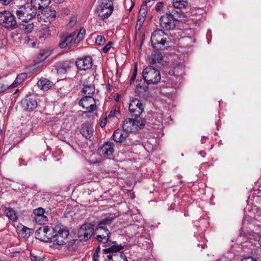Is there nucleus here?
Returning <instances> with one entry per match:
<instances>
[{
    "instance_id": "1",
    "label": "nucleus",
    "mask_w": 261,
    "mask_h": 261,
    "mask_svg": "<svg viewBox=\"0 0 261 261\" xmlns=\"http://www.w3.org/2000/svg\"><path fill=\"white\" fill-rule=\"evenodd\" d=\"M37 9L31 4L22 6L16 11L17 18L22 21L31 20L37 14Z\"/></svg>"
},
{
    "instance_id": "2",
    "label": "nucleus",
    "mask_w": 261,
    "mask_h": 261,
    "mask_svg": "<svg viewBox=\"0 0 261 261\" xmlns=\"http://www.w3.org/2000/svg\"><path fill=\"white\" fill-rule=\"evenodd\" d=\"M142 76L144 81L148 84H157L161 80L159 70L152 66L146 67L143 71Z\"/></svg>"
},
{
    "instance_id": "3",
    "label": "nucleus",
    "mask_w": 261,
    "mask_h": 261,
    "mask_svg": "<svg viewBox=\"0 0 261 261\" xmlns=\"http://www.w3.org/2000/svg\"><path fill=\"white\" fill-rule=\"evenodd\" d=\"M178 21L177 18H175V12H166L160 18V24L161 27L165 30L169 31L173 30Z\"/></svg>"
},
{
    "instance_id": "4",
    "label": "nucleus",
    "mask_w": 261,
    "mask_h": 261,
    "mask_svg": "<svg viewBox=\"0 0 261 261\" xmlns=\"http://www.w3.org/2000/svg\"><path fill=\"white\" fill-rule=\"evenodd\" d=\"M54 243L59 245L66 244L65 240L69 236V230L63 225H57L55 227Z\"/></svg>"
},
{
    "instance_id": "5",
    "label": "nucleus",
    "mask_w": 261,
    "mask_h": 261,
    "mask_svg": "<svg viewBox=\"0 0 261 261\" xmlns=\"http://www.w3.org/2000/svg\"><path fill=\"white\" fill-rule=\"evenodd\" d=\"M150 40L153 48L156 49H161L166 42L164 32L162 30L154 31L151 34Z\"/></svg>"
},
{
    "instance_id": "6",
    "label": "nucleus",
    "mask_w": 261,
    "mask_h": 261,
    "mask_svg": "<svg viewBox=\"0 0 261 261\" xmlns=\"http://www.w3.org/2000/svg\"><path fill=\"white\" fill-rule=\"evenodd\" d=\"M98 100L95 99L91 95L85 96L79 101V105L85 110V113H91L96 109Z\"/></svg>"
},
{
    "instance_id": "7",
    "label": "nucleus",
    "mask_w": 261,
    "mask_h": 261,
    "mask_svg": "<svg viewBox=\"0 0 261 261\" xmlns=\"http://www.w3.org/2000/svg\"><path fill=\"white\" fill-rule=\"evenodd\" d=\"M0 24L8 29H14L17 25L15 16L9 11L0 13Z\"/></svg>"
},
{
    "instance_id": "8",
    "label": "nucleus",
    "mask_w": 261,
    "mask_h": 261,
    "mask_svg": "<svg viewBox=\"0 0 261 261\" xmlns=\"http://www.w3.org/2000/svg\"><path fill=\"white\" fill-rule=\"evenodd\" d=\"M128 108L132 116L139 117L144 111V106L140 100L134 98L130 101Z\"/></svg>"
},
{
    "instance_id": "9",
    "label": "nucleus",
    "mask_w": 261,
    "mask_h": 261,
    "mask_svg": "<svg viewBox=\"0 0 261 261\" xmlns=\"http://www.w3.org/2000/svg\"><path fill=\"white\" fill-rule=\"evenodd\" d=\"M94 232V226L92 224H83L79 230V238L81 240H88Z\"/></svg>"
},
{
    "instance_id": "10",
    "label": "nucleus",
    "mask_w": 261,
    "mask_h": 261,
    "mask_svg": "<svg viewBox=\"0 0 261 261\" xmlns=\"http://www.w3.org/2000/svg\"><path fill=\"white\" fill-rule=\"evenodd\" d=\"M77 68L80 70H86L90 69L93 65L92 58L90 56L78 58L75 62Z\"/></svg>"
},
{
    "instance_id": "11",
    "label": "nucleus",
    "mask_w": 261,
    "mask_h": 261,
    "mask_svg": "<svg viewBox=\"0 0 261 261\" xmlns=\"http://www.w3.org/2000/svg\"><path fill=\"white\" fill-rule=\"evenodd\" d=\"M23 109L27 111H32L37 107V102L34 96H27L21 101Z\"/></svg>"
},
{
    "instance_id": "12",
    "label": "nucleus",
    "mask_w": 261,
    "mask_h": 261,
    "mask_svg": "<svg viewBox=\"0 0 261 261\" xmlns=\"http://www.w3.org/2000/svg\"><path fill=\"white\" fill-rule=\"evenodd\" d=\"M76 35L75 32L71 33H66L60 35V42L59 43V47L60 48L66 47L73 41V38Z\"/></svg>"
},
{
    "instance_id": "13",
    "label": "nucleus",
    "mask_w": 261,
    "mask_h": 261,
    "mask_svg": "<svg viewBox=\"0 0 261 261\" xmlns=\"http://www.w3.org/2000/svg\"><path fill=\"white\" fill-rule=\"evenodd\" d=\"M114 151V144L112 142H107L98 149V153L101 156L107 157L113 154Z\"/></svg>"
},
{
    "instance_id": "14",
    "label": "nucleus",
    "mask_w": 261,
    "mask_h": 261,
    "mask_svg": "<svg viewBox=\"0 0 261 261\" xmlns=\"http://www.w3.org/2000/svg\"><path fill=\"white\" fill-rule=\"evenodd\" d=\"M108 242L109 243L105 245L106 248L103 249V252L105 254H116L117 252L122 250L124 248L123 245L118 244L116 241L112 242L109 240Z\"/></svg>"
},
{
    "instance_id": "15",
    "label": "nucleus",
    "mask_w": 261,
    "mask_h": 261,
    "mask_svg": "<svg viewBox=\"0 0 261 261\" xmlns=\"http://www.w3.org/2000/svg\"><path fill=\"white\" fill-rule=\"evenodd\" d=\"M93 126L89 122L84 123L80 129V133L87 139L93 136Z\"/></svg>"
},
{
    "instance_id": "16",
    "label": "nucleus",
    "mask_w": 261,
    "mask_h": 261,
    "mask_svg": "<svg viewBox=\"0 0 261 261\" xmlns=\"http://www.w3.org/2000/svg\"><path fill=\"white\" fill-rule=\"evenodd\" d=\"M99 227H97L98 234L96 236V240L102 243H108L110 238L111 232L108 229H103L104 230H100Z\"/></svg>"
},
{
    "instance_id": "17",
    "label": "nucleus",
    "mask_w": 261,
    "mask_h": 261,
    "mask_svg": "<svg viewBox=\"0 0 261 261\" xmlns=\"http://www.w3.org/2000/svg\"><path fill=\"white\" fill-rule=\"evenodd\" d=\"M71 63L70 61H62L56 64V68L57 72L59 74H65L68 70H70L71 68Z\"/></svg>"
},
{
    "instance_id": "18",
    "label": "nucleus",
    "mask_w": 261,
    "mask_h": 261,
    "mask_svg": "<svg viewBox=\"0 0 261 261\" xmlns=\"http://www.w3.org/2000/svg\"><path fill=\"white\" fill-rule=\"evenodd\" d=\"M128 132L126 130L118 129L116 130L112 136L113 139L116 142L122 143L128 137Z\"/></svg>"
},
{
    "instance_id": "19",
    "label": "nucleus",
    "mask_w": 261,
    "mask_h": 261,
    "mask_svg": "<svg viewBox=\"0 0 261 261\" xmlns=\"http://www.w3.org/2000/svg\"><path fill=\"white\" fill-rule=\"evenodd\" d=\"M19 30L25 34L30 33L34 29V24L31 20L22 21V22L17 25Z\"/></svg>"
},
{
    "instance_id": "20",
    "label": "nucleus",
    "mask_w": 261,
    "mask_h": 261,
    "mask_svg": "<svg viewBox=\"0 0 261 261\" xmlns=\"http://www.w3.org/2000/svg\"><path fill=\"white\" fill-rule=\"evenodd\" d=\"M51 54V50L49 48H44L40 50L39 53L35 56L34 61L39 63L45 60Z\"/></svg>"
},
{
    "instance_id": "21",
    "label": "nucleus",
    "mask_w": 261,
    "mask_h": 261,
    "mask_svg": "<svg viewBox=\"0 0 261 261\" xmlns=\"http://www.w3.org/2000/svg\"><path fill=\"white\" fill-rule=\"evenodd\" d=\"M147 15L146 3L143 2L139 11L137 25H139V28L143 24Z\"/></svg>"
},
{
    "instance_id": "22",
    "label": "nucleus",
    "mask_w": 261,
    "mask_h": 261,
    "mask_svg": "<svg viewBox=\"0 0 261 261\" xmlns=\"http://www.w3.org/2000/svg\"><path fill=\"white\" fill-rule=\"evenodd\" d=\"M56 17V11L51 9H46L41 16L45 22L49 23L53 22L55 20Z\"/></svg>"
},
{
    "instance_id": "23",
    "label": "nucleus",
    "mask_w": 261,
    "mask_h": 261,
    "mask_svg": "<svg viewBox=\"0 0 261 261\" xmlns=\"http://www.w3.org/2000/svg\"><path fill=\"white\" fill-rule=\"evenodd\" d=\"M53 85V82L44 77H41L37 82L38 87L44 91L48 90Z\"/></svg>"
},
{
    "instance_id": "24",
    "label": "nucleus",
    "mask_w": 261,
    "mask_h": 261,
    "mask_svg": "<svg viewBox=\"0 0 261 261\" xmlns=\"http://www.w3.org/2000/svg\"><path fill=\"white\" fill-rule=\"evenodd\" d=\"M169 76L168 77V84L174 88L178 87L182 81V78L169 72Z\"/></svg>"
},
{
    "instance_id": "25",
    "label": "nucleus",
    "mask_w": 261,
    "mask_h": 261,
    "mask_svg": "<svg viewBox=\"0 0 261 261\" xmlns=\"http://www.w3.org/2000/svg\"><path fill=\"white\" fill-rule=\"evenodd\" d=\"M134 119L127 118L123 123V129L127 132H135Z\"/></svg>"
},
{
    "instance_id": "26",
    "label": "nucleus",
    "mask_w": 261,
    "mask_h": 261,
    "mask_svg": "<svg viewBox=\"0 0 261 261\" xmlns=\"http://www.w3.org/2000/svg\"><path fill=\"white\" fill-rule=\"evenodd\" d=\"M47 226H42L40 227L36 231L35 233V238L37 239H38L41 241H46V238L45 236V232L47 231Z\"/></svg>"
},
{
    "instance_id": "27",
    "label": "nucleus",
    "mask_w": 261,
    "mask_h": 261,
    "mask_svg": "<svg viewBox=\"0 0 261 261\" xmlns=\"http://www.w3.org/2000/svg\"><path fill=\"white\" fill-rule=\"evenodd\" d=\"M148 90V84H144L142 85L138 84L136 86V92L139 97L145 98L147 96L146 93Z\"/></svg>"
},
{
    "instance_id": "28",
    "label": "nucleus",
    "mask_w": 261,
    "mask_h": 261,
    "mask_svg": "<svg viewBox=\"0 0 261 261\" xmlns=\"http://www.w3.org/2000/svg\"><path fill=\"white\" fill-rule=\"evenodd\" d=\"M50 2V0H32L31 4L37 10L47 7Z\"/></svg>"
},
{
    "instance_id": "29",
    "label": "nucleus",
    "mask_w": 261,
    "mask_h": 261,
    "mask_svg": "<svg viewBox=\"0 0 261 261\" xmlns=\"http://www.w3.org/2000/svg\"><path fill=\"white\" fill-rule=\"evenodd\" d=\"M184 72V66L181 63L176 65L173 68L169 71V73H172L176 76H180L182 78Z\"/></svg>"
},
{
    "instance_id": "30",
    "label": "nucleus",
    "mask_w": 261,
    "mask_h": 261,
    "mask_svg": "<svg viewBox=\"0 0 261 261\" xmlns=\"http://www.w3.org/2000/svg\"><path fill=\"white\" fill-rule=\"evenodd\" d=\"M97 8L103 9H112L113 11V0H100Z\"/></svg>"
},
{
    "instance_id": "31",
    "label": "nucleus",
    "mask_w": 261,
    "mask_h": 261,
    "mask_svg": "<svg viewBox=\"0 0 261 261\" xmlns=\"http://www.w3.org/2000/svg\"><path fill=\"white\" fill-rule=\"evenodd\" d=\"M114 219V217L111 216L107 217L100 221H99L98 223L97 227H99L100 230H104L103 229H108L106 227V225H110L111 224L112 221Z\"/></svg>"
},
{
    "instance_id": "32",
    "label": "nucleus",
    "mask_w": 261,
    "mask_h": 261,
    "mask_svg": "<svg viewBox=\"0 0 261 261\" xmlns=\"http://www.w3.org/2000/svg\"><path fill=\"white\" fill-rule=\"evenodd\" d=\"M97 12L98 13V16L100 17L101 19L103 20L107 18L111 15L113 12V9H103L102 8H97Z\"/></svg>"
},
{
    "instance_id": "33",
    "label": "nucleus",
    "mask_w": 261,
    "mask_h": 261,
    "mask_svg": "<svg viewBox=\"0 0 261 261\" xmlns=\"http://www.w3.org/2000/svg\"><path fill=\"white\" fill-rule=\"evenodd\" d=\"M27 77L25 73H21L17 75L14 82L10 85V88H13L21 84Z\"/></svg>"
},
{
    "instance_id": "34",
    "label": "nucleus",
    "mask_w": 261,
    "mask_h": 261,
    "mask_svg": "<svg viewBox=\"0 0 261 261\" xmlns=\"http://www.w3.org/2000/svg\"><path fill=\"white\" fill-rule=\"evenodd\" d=\"M4 210L9 219L14 222L17 220V217L16 214L13 208L10 207L7 208L5 206Z\"/></svg>"
},
{
    "instance_id": "35",
    "label": "nucleus",
    "mask_w": 261,
    "mask_h": 261,
    "mask_svg": "<svg viewBox=\"0 0 261 261\" xmlns=\"http://www.w3.org/2000/svg\"><path fill=\"white\" fill-rule=\"evenodd\" d=\"M189 0H173V6L177 9L185 8L189 5Z\"/></svg>"
},
{
    "instance_id": "36",
    "label": "nucleus",
    "mask_w": 261,
    "mask_h": 261,
    "mask_svg": "<svg viewBox=\"0 0 261 261\" xmlns=\"http://www.w3.org/2000/svg\"><path fill=\"white\" fill-rule=\"evenodd\" d=\"M47 231L45 232V238H46V241L44 242H53L55 238V227H50L48 226H47Z\"/></svg>"
},
{
    "instance_id": "37",
    "label": "nucleus",
    "mask_w": 261,
    "mask_h": 261,
    "mask_svg": "<svg viewBox=\"0 0 261 261\" xmlns=\"http://www.w3.org/2000/svg\"><path fill=\"white\" fill-rule=\"evenodd\" d=\"M83 93L85 96L91 95L95 92V87L94 85H86L84 87L82 90Z\"/></svg>"
},
{
    "instance_id": "38",
    "label": "nucleus",
    "mask_w": 261,
    "mask_h": 261,
    "mask_svg": "<svg viewBox=\"0 0 261 261\" xmlns=\"http://www.w3.org/2000/svg\"><path fill=\"white\" fill-rule=\"evenodd\" d=\"M163 60V56L161 54H156L151 57L150 59V63L152 64L156 63H161Z\"/></svg>"
},
{
    "instance_id": "39",
    "label": "nucleus",
    "mask_w": 261,
    "mask_h": 261,
    "mask_svg": "<svg viewBox=\"0 0 261 261\" xmlns=\"http://www.w3.org/2000/svg\"><path fill=\"white\" fill-rule=\"evenodd\" d=\"M85 34L86 30L83 28L81 29L76 38L74 40V43H79V42H80L84 39Z\"/></svg>"
},
{
    "instance_id": "40",
    "label": "nucleus",
    "mask_w": 261,
    "mask_h": 261,
    "mask_svg": "<svg viewBox=\"0 0 261 261\" xmlns=\"http://www.w3.org/2000/svg\"><path fill=\"white\" fill-rule=\"evenodd\" d=\"M20 233L22 235L23 238H28L32 233V230L23 226L20 230Z\"/></svg>"
},
{
    "instance_id": "41",
    "label": "nucleus",
    "mask_w": 261,
    "mask_h": 261,
    "mask_svg": "<svg viewBox=\"0 0 261 261\" xmlns=\"http://www.w3.org/2000/svg\"><path fill=\"white\" fill-rule=\"evenodd\" d=\"M134 124H135V131H136L144 126L145 122L142 119H138V117H136V119H134Z\"/></svg>"
},
{
    "instance_id": "42",
    "label": "nucleus",
    "mask_w": 261,
    "mask_h": 261,
    "mask_svg": "<svg viewBox=\"0 0 261 261\" xmlns=\"http://www.w3.org/2000/svg\"><path fill=\"white\" fill-rule=\"evenodd\" d=\"M34 220L36 223H38L39 224H43L47 221V218L46 216L43 215L38 216H34Z\"/></svg>"
},
{
    "instance_id": "43",
    "label": "nucleus",
    "mask_w": 261,
    "mask_h": 261,
    "mask_svg": "<svg viewBox=\"0 0 261 261\" xmlns=\"http://www.w3.org/2000/svg\"><path fill=\"white\" fill-rule=\"evenodd\" d=\"M124 5L125 8L128 9L130 11L135 6V2L133 0H124Z\"/></svg>"
},
{
    "instance_id": "44",
    "label": "nucleus",
    "mask_w": 261,
    "mask_h": 261,
    "mask_svg": "<svg viewBox=\"0 0 261 261\" xmlns=\"http://www.w3.org/2000/svg\"><path fill=\"white\" fill-rule=\"evenodd\" d=\"M76 241L77 240L72 239L68 242L66 247L68 251H71L74 250V245Z\"/></svg>"
},
{
    "instance_id": "45",
    "label": "nucleus",
    "mask_w": 261,
    "mask_h": 261,
    "mask_svg": "<svg viewBox=\"0 0 261 261\" xmlns=\"http://www.w3.org/2000/svg\"><path fill=\"white\" fill-rule=\"evenodd\" d=\"M45 210L43 208L39 207L36 209H35L33 211V214L34 216H38L44 215Z\"/></svg>"
},
{
    "instance_id": "46",
    "label": "nucleus",
    "mask_w": 261,
    "mask_h": 261,
    "mask_svg": "<svg viewBox=\"0 0 261 261\" xmlns=\"http://www.w3.org/2000/svg\"><path fill=\"white\" fill-rule=\"evenodd\" d=\"M106 41L105 38L103 36H98L96 39L95 42L97 45H102Z\"/></svg>"
},
{
    "instance_id": "47",
    "label": "nucleus",
    "mask_w": 261,
    "mask_h": 261,
    "mask_svg": "<svg viewBox=\"0 0 261 261\" xmlns=\"http://www.w3.org/2000/svg\"><path fill=\"white\" fill-rule=\"evenodd\" d=\"M164 3L163 2H158L156 3L155 9L156 11H163Z\"/></svg>"
},
{
    "instance_id": "48",
    "label": "nucleus",
    "mask_w": 261,
    "mask_h": 261,
    "mask_svg": "<svg viewBox=\"0 0 261 261\" xmlns=\"http://www.w3.org/2000/svg\"><path fill=\"white\" fill-rule=\"evenodd\" d=\"M10 88V85L8 84H6L4 83H0V93L6 91L7 89H11Z\"/></svg>"
},
{
    "instance_id": "49",
    "label": "nucleus",
    "mask_w": 261,
    "mask_h": 261,
    "mask_svg": "<svg viewBox=\"0 0 261 261\" xmlns=\"http://www.w3.org/2000/svg\"><path fill=\"white\" fill-rule=\"evenodd\" d=\"M76 17L73 16L70 18L68 24L70 27H72L76 24Z\"/></svg>"
},
{
    "instance_id": "50",
    "label": "nucleus",
    "mask_w": 261,
    "mask_h": 261,
    "mask_svg": "<svg viewBox=\"0 0 261 261\" xmlns=\"http://www.w3.org/2000/svg\"><path fill=\"white\" fill-rule=\"evenodd\" d=\"M137 73V68L136 67L134 69V72H133V74L132 75V77L130 79L129 83L130 84H132L134 82V81L136 78Z\"/></svg>"
},
{
    "instance_id": "51",
    "label": "nucleus",
    "mask_w": 261,
    "mask_h": 261,
    "mask_svg": "<svg viewBox=\"0 0 261 261\" xmlns=\"http://www.w3.org/2000/svg\"><path fill=\"white\" fill-rule=\"evenodd\" d=\"M113 44L112 42H109L103 48L102 51L105 53H107L111 48L112 44Z\"/></svg>"
},
{
    "instance_id": "52",
    "label": "nucleus",
    "mask_w": 261,
    "mask_h": 261,
    "mask_svg": "<svg viewBox=\"0 0 261 261\" xmlns=\"http://www.w3.org/2000/svg\"><path fill=\"white\" fill-rule=\"evenodd\" d=\"M30 258L32 261H42V259L41 257L34 255L32 253L30 255Z\"/></svg>"
},
{
    "instance_id": "53",
    "label": "nucleus",
    "mask_w": 261,
    "mask_h": 261,
    "mask_svg": "<svg viewBox=\"0 0 261 261\" xmlns=\"http://www.w3.org/2000/svg\"><path fill=\"white\" fill-rule=\"evenodd\" d=\"M107 123V118L105 117V118H103L101 119V120H100L99 125L101 127H105Z\"/></svg>"
},
{
    "instance_id": "54",
    "label": "nucleus",
    "mask_w": 261,
    "mask_h": 261,
    "mask_svg": "<svg viewBox=\"0 0 261 261\" xmlns=\"http://www.w3.org/2000/svg\"><path fill=\"white\" fill-rule=\"evenodd\" d=\"M13 0H0V4L3 5L10 4Z\"/></svg>"
},
{
    "instance_id": "55",
    "label": "nucleus",
    "mask_w": 261,
    "mask_h": 261,
    "mask_svg": "<svg viewBox=\"0 0 261 261\" xmlns=\"http://www.w3.org/2000/svg\"><path fill=\"white\" fill-rule=\"evenodd\" d=\"M241 261H256L251 256H248L242 259Z\"/></svg>"
},
{
    "instance_id": "56",
    "label": "nucleus",
    "mask_w": 261,
    "mask_h": 261,
    "mask_svg": "<svg viewBox=\"0 0 261 261\" xmlns=\"http://www.w3.org/2000/svg\"><path fill=\"white\" fill-rule=\"evenodd\" d=\"M114 254L112 253V254H109L107 256V258L109 261H113L114 259Z\"/></svg>"
},
{
    "instance_id": "57",
    "label": "nucleus",
    "mask_w": 261,
    "mask_h": 261,
    "mask_svg": "<svg viewBox=\"0 0 261 261\" xmlns=\"http://www.w3.org/2000/svg\"><path fill=\"white\" fill-rule=\"evenodd\" d=\"M99 257L98 253L97 252H94L93 258L94 260H96V259H98Z\"/></svg>"
},
{
    "instance_id": "58",
    "label": "nucleus",
    "mask_w": 261,
    "mask_h": 261,
    "mask_svg": "<svg viewBox=\"0 0 261 261\" xmlns=\"http://www.w3.org/2000/svg\"><path fill=\"white\" fill-rule=\"evenodd\" d=\"M115 113H118L119 112L118 111H114V112L111 111L110 113V114L109 115V117L110 118V117H113L114 115H115Z\"/></svg>"
},
{
    "instance_id": "59",
    "label": "nucleus",
    "mask_w": 261,
    "mask_h": 261,
    "mask_svg": "<svg viewBox=\"0 0 261 261\" xmlns=\"http://www.w3.org/2000/svg\"><path fill=\"white\" fill-rule=\"evenodd\" d=\"M100 246H98V247L96 248V250H95V252L99 253V252L100 251Z\"/></svg>"
},
{
    "instance_id": "60",
    "label": "nucleus",
    "mask_w": 261,
    "mask_h": 261,
    "mask_svg": "<svg viewBox=\"0 0 261 261\" xmlns=\"http://www.w3.org/2000/svg\"><path fill=\"white\" fill-rule=\"evenodd\" d=\"M258 242L259 244L261 246V236L259 237Z\"/></svg>"
},
{
    "instance_id": "61",
    "label": "nucleus",
    "mask_w": 261,
    "mask_h": 261,
    "mask_svg": "<svg viewBox=\"0 0 261 261\" xmlns=\"http://www.w3.org/2000/svg\"><path fill=\"white\" fill-rule=\"evenodd\" d=\"M200 154H201V156H202V157H204V156H205V154H206V153H205V152H200Z\"/></svg>"
},
{
    "instance_id": "62",
    "label": "nucleus",
    "mask_w": 261,
    "mask_h": 261,
    "mask_svg": "<svg viewBox=\"0 0 261 261\" xmlns=\"http://www.w3.org/2000/svg\"><path fill=\"white\" fill-rule=\"evenodd\" d=\"M18 89L16 90V91H15L14 94H15L16 93H17L18 92Z\"/></svg>"
},
{
    "instance_id": "63",
    "label": "nucleus",
    "mask_w": 261,
    "mask_h": 261,
    "mask_svg": "<svg viewBox=\"0 0 261 261\" xmlns=\"http://www.w3.org/2000/svg\"><path fill=\"white\" fill-rule=\"evenodd\" d=\"M1 132H2V130H1V129H0V134L1 133Z\"/></svg>"
},
{
    "instance_id": "64",
    "label": "nucleus",
    "mask_w": 261,
    "mask_h": 261,
    "mask_svg": "<svg viewBox=\"0 0 261 261\" xmlns=\"http://www.w3.org/2000/svg\"><path fill=\"white\" fill-rule=\"evenodd\" d=\"M94 261H98V259H96V260H94Z\"/></svg>"
}]
</instances>
